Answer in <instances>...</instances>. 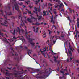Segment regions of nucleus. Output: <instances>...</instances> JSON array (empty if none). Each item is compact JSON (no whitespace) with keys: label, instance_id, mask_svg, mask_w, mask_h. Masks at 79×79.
I'll return each mask as SVG.
<instances>
[{"label":"nucleus","instance_id":"nucleus-1","mask_svg":"<svg viewBox=\"0 0 79 79\" xmlns=\"http://www.w3.org/2000/svg\"><path fill=\"white\" fill-rule=\"evenodd\" d=\"M14 72L17 73H14V75H15V77H17V79H23V78L25 79V77L26 78L27 77H26L27 76L26 75L24 76V77H23V78L21 77H23V75H21V73H19L18 72L16 71V70H14Z\"/></svg>","mask_w":79,"mask_h":79},{"label":"nucleus","instance_id":"nucleus-2","mask_svg":"<svg viewBox=\"0 0 79 79\" xmlns=\"http://www.w3.org/2000/svg\"><path fill=\"white\" fill-rule=\"evenodd\" d=\"M14 6L15 8V10L17 11L18 12L20 13V15H19L18 16V18L19 19H20L21 18V21L22 23H23V21L22 20V18H21V11L19 10V7H18V6L17 4H14Z\"/></svg>","mask_w":79,"mask_h":79},{"label":"nucleus","instance_id":"nucleus-3","mask_svg":"<svg viewBox=\"0 0 79 79\" xmlns=\"http://www.w3.org/2000/svg\"><path fill=\"white\" fill-rule=\"evenodd\" d=\"M44 72H43L42 71H40V74H43V73H44V74H48V76H49V74H50V72H52V69H51V68H48L46 70H44Z\"/></svg>","mask_w":79,"mask_h":79},{"label":"nucleus","instance_id":"nucleus-4","mask_svg":"<svg viewBox=\"0 0 79 79\" xmlns=\"http://www.w3.org/2000/svg\"><path fill=\"white\" fill-rule=\"evenodd\" d=\"M66 71L67 73H65V74L64 73V72H63V71H60V73H62L63 76L62 77H59L60 79H63V78H64V75L65 76L69 75V73L68 72V70H67L66 69H64V71Z\"/></svg>","mask_w":79,"mask_h":79},{"label":"nucleus","instance_id":"nucleus-5","mask_svg":"<svg viewBox=\"0 0 79 79\" xmlns=\"http://www.w3.org/2000/svg\"><path fill=\"white\" fill-rule=\"evenodd\" d=\"M4 17L6 19V20H5V22H4V23H1L2 22L3 18L2 17H1L0 19H1L2 20H0V24H1V25L2 26H8L7 25H5V24H8V22L7 21V20H8V19H7V17L6 16H4Z\"/></svg>","mask_w":79,"mask_h":79},{"label":"nucleus","instance_id":"nucleus-6","mask_svg":"<svg viewBox=\"0 0 79 79\" xmlns=\"http://www.w3.org/2000/svg\"><path fill=\"white\" fill-rule=\"evenodd\" d=\"M26 38L28 40L30 43L32 42L33 41V40L32 38H30V35H26Z\"/></svg>","mask_w":79,"mask_h":79},{"label":"nucleus","instance_id":"nucleus-7","mask_svg":"<svg viewBox=\"0 0 79 79\" xmlns=\"http://www.w3.org/2000/svg\"><path fill=\"white\" fill-rule=\"evenodd\" d=\"M7 8H8L10 11H8L7 12H6V11H5V12L6 13V15L10 16V15H12V13H11V12L10 11V7L9 6H8Z\"/></svg>","mask_w":79,"mask_h":79},{"label":"nucleus","instance_id":"nucleus-8","mask_svg":"<svg viewBox=\"0 0 79 79\" xmlns=\"http://www.w3.org/2000/svg\"><path fill=\"white\" fill-rule=\"evenodd\" d=\"M47 51V48L46 47L44 48L43 49V51H42L41 52V53H42L43 55L44 56L45 58H46V56H45V54H47V52H45V51Z\"/></svg>","mask_w":79,"mask_h":79},{"label":"nucleus","instance_id":"nucleus-9","mask_svg":"<svg viewBox=\"0 0 79 79\" xmlns=\"http://www.w3.org/2000/svg\"><path fill=\"white\" fill-rule=\"evenodd\" d=\"M46 77V75H43L42 76H41L40 77L39 76H37V77H38V78H40L41 79H45Z\"/></svg>","mask_w":79,"mask_h":79},{"label":"nucleus","instance_id":"nucleus-10","mask_svg":"<svg viewBox=\"0 0 79 79\" xmlns=\"http://www.w3.org/2000/svg\"><path fill=\"white\" fill-rule=\"evenodd\" d=\"M58 3L59 4H58V5H60V6H61V7H62V6H63V4L62 3H60V0H59V1H58Z\"/></svg>","mask_w":79,"mask_h":79},{"label":"nucleus","instance_id":"nucleus-11","mask_svg":"<svg viewBox=\"0 0 79 79\" xmlns=\"http://www.w3.org/2000/svg\"><path fill=\"white\" fill-rule=\"evenodd\" d=\"M33 28L34 29V32H36V33H37V32H38V30H39V27H37L36 28V30H35V29L34 28V27H33Z\"/></svg>","mask_w":79,"mask_h":79},{"label":"nucleus","instance_id":"nucleus-12","mask_svg":"<svg viewBox=\"0 0 79 79\" xmlns=\"http://www.w3.org/2000/svg\"><path fill=\"white\" fill-rule=\"evenodd\" d=\"M55 8H56L58 6L59 7V8H58V10H60L61 8L62 7L61 6H60V5H58V4H57V6H56L55 5H54Z\"/></svg>","mask_w":79,"mask_h":79},{"label":"nucleus","instance_id":"nucleus-13","mask_svg":"<svg viewBox=\"0 0 79 79\" xmlns=\"http://www.w3.org/2000/svg\"><path fill=\"white\" fill-rule=\"evenodd\" d=\"M26 11H27V12L29 14H30V15H33V14L31 13V11H29V10L27 9H26Z\"/></svg>","mask_w":79,"mask_h":79},{"label":"nucleus","instance_id":"nucleus-14","mask_svg":"<svg viewBox=\"0 0 79 79\" xmlns=\"http://www.w3.org/2000/svg\"><path fill=\"white\" fill-rule=\"evenodd\" d=\"M40 2V0H38V1H36L35 0L34 1V2L36 4V5H37L39 3V2Z\"/></svg>","mask_w":79,"mask_h":79},{"label":"nucleus","instance_id":"nucleus-15","mask_svg":"<svg viewBox=\"0 0 79 79\" xmlns=\"http://www.w3.org/2000/svg\"><path fill=\"white\" fill-rule=\"evenodd\" d=\"M77 28H79V18H77Z\"/></svg>","mask_w":79,"mask_h":79},{"label":"nucleus","instance_id":"nucleus-16","mask_svg":"<svg viewBox=\"0 0 79 79\" xmlns=\"http://www.w3.org/2000/svg\"><path fill=\"white\" fill-rule=\"evenodd\" d=\"M27 53L29 56H30V55H29V53L30 54H32V53H31V51L30 50L28 49L27 50Z\"/></svg>","mask_w":79,"mask_h":79},{"label":"nucleus","instance_id":"nucleus-17","mask_svg":"<svg viewBox=\"0 0 79 79\" xmlns=\"http://www.w3.org/2000/svg\"><path fill=\"white\" fill-rule=\"evenodd\" d=\"M49 50H50V51H51V52H52V55H55V54H56V53H55L53 52V50H52L51 49V48H49Z\"/></svg>","mask_w":79,"mask_h":79},{"label":"nucleus","instance_id":"nucleus-18","mask_svg":"<svg viewBox=\"0 0 79 79\" xmlns=\"http://www.w3.org/2000/svg\"><path fill=\"white\" fill-rule=\"evenodd\" d=\"M43 16H47V15H48V14H47V13H46V12H45L44 11H43Z\"/></svg>","mask_w":79,"mask_h":79},{"label":"nucleus","instance_id":"nucleus-19","mask_svg":"<svg viewBox=\"0 0 79 79\" xmlns=\"http://www.w3.org/2000/svg\"><path fill=\"white\" fill-rule=\"evenodd\" d=\"M10 32H11V33H12V34H13L14 35H15V30H14V31L11 30Z\"/></svg>","mask_w":79,"mask_h":79},{"label":"nucleus","instance_id":"nucleus-20","mask_svg":"<svg viewBox=\"0 0 79 79\" xmlns=\"http://www.w3.org/2000/svg\"><path fill=\"white\" fill-rule=\"evenodd\" d=\"M33 13H35L36 15H37V17H39V15H38V12L37 11H33Z\"/></svg>","mask_w":79,"mask_h":79},{"label":"nucleus","instance_id":"nucleus-21","mask_svg":"<svg viewBox=\"0 0 79 79\" xmlns=\"http://www.w3.org/2000/svg\"><path fill=\"white\" fill-rule=\"evenodd\" d=\"M46 35V33H45L44 34H43V35H42V37L43 38H45V37H47V35H46L44 36V35Z\"/></svg>","mask_w":79,"mask_h":79},{"label":"nucleus","instance_id":"nucleus-22","mask_svg":"<svg viewBox=\"0 0 79 79\" xmlns=\"http://www.w3.org/2000/svg\"><path fill=\"white\" fill-rule=\"evenodd\" d=\"M27 21H28L30 23H32V21H31V19L28 18L27 19Z\"/></svg>","mask_w":79,"mask_h":79},{"label":"nucleus","instance_id":"nucleus-23","mask_svg":"<svg viewBox=\"0 0 79 79\" xmlns=\"http://www.w3.org/2000/svg\"><path fill=\"white\" fill-rule=\"evenodd\" d=\"M68 52L69 54V55H71V56H72V53H71V51H70L69 50H68Z\"/></svg>","mask_w":79,"mask_h":79},{"label":"nucleus","instance_id":"nucleus-24","mask_svg":"<svg viewBox=\"0 0 79 79\" xmlns=\"http://www.w3.org/2000/svg\"><path fill=\"white\" fill-rule=\"evenodd\" d=\"M30 44L32 46V47H34V44H35V43L34 42H31L30 43Z\"/></svg>","mask_w":79,"mask_h":79},{"label":"nucleus","instance_id":"nucleus-25","mask_svg":"<svg viewBox=\"0 0 79 79\" xmlns=\"http://www.w3.org/2000/svg\"><path fill=\"white\" fill-rule=\"evenodd\" d=\"M51 23H52V22H53V24H55V21H53V19H52L51 18Z\"/></svg>","mask_w":79,"mask_h":79},{"label":"nucleus","instance_id":"nucleus-26","mask_svg":"<svg viewBox=\"0 0 79 79\" xmlns=\"http://www.w3.org/2000/svg\"><path fill=\"white\" fill-rule=\"evenodd\" d=\"M54 61H55V62H56V61H57V60H56V59H57V58L55 57V56H54Z\"/></svg>","mask_w":79,"mask_h":79},{"label":"nucleus","instance_id":"nucleus-27","mask_svg":"<svg viewBox=\"0 0 79 79\" xmlns=\"http://www.w3.org/2000/svg\"><path fill=\"white\" fill-rule=\"evenodd\" d=\"M7 40H6V42L9 45L11 46V43H10L9 42L7 41Z\"/></svg>","mask_w":79,"mask_h":79},{"label":"nucleus","instance_id":"nucleus-28","mask_svg":"<svg viewBox=\"0 0 79 79\" xmlns=\"http://www.w3.org/2000/svg\"><path fill=\"white\" fill-rule=\"evenodd\" d=\"M38 11L39 13H40V11H41V9H40V6H39V8L38 9Z\"/></svg>","mask_w":79,"mask_h":79},{"label":"nucleus","instance_id":"nucleus-29","mask_svg":"<svg viewBox=\"0 0 79 79\" xmlns=\"http://www.w3.org/2000/svg\"><path fill=\"white\" fill-rule=\"evenodd\" d=\"M56 9H53V10L54 13V14H55V15L56 14V12L55 11H56Z\"/></svg>","mask_w":79,"mask_h":79},{"label":"nucleus","instance_id":"nucleus-30","mask_svg":"<svg viewBox=\"0 0 79 79\" xmlns=\"http://www.w3.org/2000/svg\"><path fill=\"white\" fill-rule=\"evenodd\" d=\"M30 3V1L28 0L27 1H25V3L27 4V5H28L29 4V3Z\"/></svg>","mask_w":79,"mask_h":79},{"label":"nucleus","instance_id":"nucleus-31","mask_svg":"<svg viewBox=\"0 0 79 79\" xmlns=\"http://www.w3.org/2000/svg\"><path fill=\"white\" fill-rule=\"evenodd\" d=\"M17 29L18 30L19 33V34H20V33L21 32V30H20V29L19 28V27H17Z\"/></svg>","mask_w":79,"mask_h":79},{"label":"nucleus","instance_id":"nucleus-32","mask_svg":"<svg viewBox=\"0 0 79 79\" xmlns=\"http://www.w3.org/2000/svg\"><path fill=\"white\" fill-rule=\"evenodd\" d=\"M32 25H40V24L39 23H35L34 24V23H32Z\"/></svg>","mask_w":79,"mask_h":79},{"label":"nucleus","instance_id":"nucleus-33","mask_svg":"<svg viewBox=\"0 0 79 79\" xmlns=\"http://www.w3.org/2000/svg\"><path fill=\"white\" fill-rule=\"evenodd\" d=\"M60 13H63V12H64V10L63 9H62V10H61L60 11Z\"/></svg>","mask_w":79,"mask_h":79},{"label":"nucleus","instance_id":"nucleus-34","mask_svg":"<svg viewBox=\"0 0 79 79\" xmlns=\"http://www.w3.org/2000/svg\"><path fill=\"white\" fill-rule=\"evenodd\" d=\"M61 37H62V38H63V39L64 38V35L63 34V33H62L61 34Z\"/></svg>","mask_w":79,"mask_h":79},{"label":"nucleus","instance_id":"nucleus-35","mask_svg":"<svg viewBox=\"0 0 79 79\" xmlns=\"http://www.w3.org/2000/svg\"><path fill=\"white\" fill-rule=\"evenodd\" d=\"M38 18V20H40V19H41L42 18V16L41 15L39 16Z\"/></svg>","mask_w":79,"mask_h":79},{"label":"nucleus","instance_id":"nucleus-36","mask_svg":"<svg viewBox=\"0 0 79 79\" xmlns=\"http://www.w3.org/2000/svg\"><path fill=\"white\" fill-rule=\"evenodd\" d=\"M69 49L70 50H73V49H72V48H71V46L70 45H69Z\"/></svg>","mask_w":79,"mask_h":79},{"label":"nucleus","instance_id":"nucleus-37","mask_svg":"<svg viewBox=\"0 0 79 79\" xmlns=\"http://www.w3.org/2000/svg\"><path fill=\"white\" fill-rule=\"evenodd\" d=\"M73 11H74V9L73 10H70V12L71 13H72V12H73Z\"/></svg>","mask_w":79,"mask_h":79},{"label":"nucleus","instance_id":"nucleus-38","mask_svg":"<svg viewBox=\"0 0 79 79\" xmlns=\"http://www.w3.org/2000/svg\"><path fill=\"white\" fill-rule=\"evenodd\" d=\"M21 32L22 33H23L24 31L23 30V29L20 30V32Z\"/></svg>","mask_w":79,"mask_h":79},{"label":"nucleus","instance_id":"nucleus-39","mask_svg":"<svg viewBox=\"0 0 79 79\" xmlns=\"http://www.w3.org/2000/svg\"><path fill=\"white\" fill-rule=\"evenodd\" d=\"M34 9L35 10V11H37V8L36 7H35L34 8Z\"/></svg>","mask_w":79,"mask_h":79},{"label":"nucleus","instance_id":"nucleus-40","mask_svg":"<svg viewBox=\"0 0 79 79\" xmlns=\"http://www.w3.org/2000/svg\"><path fill=\"white\" fill-rule=\"evenodd\" d=\"M11 18H12V19H15L16 18V17H15L14 16H12L11 17Z\"/></svg>","mask_w":79,"mask_h":79},{"label":"nucleus","instance_id":"nucleus-41","mask_svg":"<svg viewBox=\"0 0 79 79\" xmlns=\"http://www.w3.org/2000/svg\"><path fill=\"white\" fill-rule=\"evenodd\" d=\"M47 55L48 57V58H50V57L52 56H51V55L50 56H49V55L48 54H47Z\"/></svg>","mask_w":79,"mask_h":79},{"label":"nucleus","instance_id":"nucleus-42","mask_svg":"<svg viewBox=\"0 0 79 79\" xmlns=\"http://www.w3.org/2000/svg\"><path fill=\"white\" fill-rule=\"evenodd\" d=\"M67 19H68L69 21H71V19H70V18H69V17H68Z\"/></svg>","mask_w":79,"mask_h":79},{"label":"nucleus","instance_id":"nucleus-43","mask_svg":"<svg viewBox=\"0 0 79 79\" xmlns=\"http://www.w3.org/2000/svg\"><path fill=\"white\" fill-rule=\"evenodd\" d=\"M10 49L11 50H12L13 51V52H15V51L13 50V48H10Z\"/></svg>","mask_w":79,"mask_h":79},{"label":"nucleus","instance_id":"nucleus-44","mask_svg":"<svg viewBox=\"0 0 79 79\" xmlns=\"http://www.w3.org/2000/svg\"><path fill=\"white\" fill-rule=\"evenodd\" d=\"M10 55L11 56H14V55H15V54H13L12 53H10Z\"/></svg>","mask_w":79,"mask_h":79},{"label":"nucleus","instance_id":"nucleus-45","mask_svg":"<svg viewBox=\"0 0 79 79\" xmlns=\"http://www.w3.org/2000/svg\"><path fill=\"white\" fill-rule=\"evenodd\" d=\"M39 69H36V72H39Z\"/></svg>","mask_w":79,"mask_h":79},{"label":"nucleus","instance_id":"nucleus-46","mask_svg":"<svg viewBox=\"0 0 79 79\" xmlns=\"http://www.w3.org/2000/svg\"><path fill=\"white\" fill-rule=\"evenodd\" d=\"M18 4L19 5H20L21 6V5H22L23 4V3L22 2L21 3H19Z\"/></svg>","mask_w":79,"mask_h":79},{"label":"nucleus","instance_id":"nucleus-47","mask_svg":"<svg viewBox=\"0 0 79 79\" xmlns=\"http://www.w3.org/2000/svg\"><path fill=\"white\" fill-rule=\"evenodd\" d=\"M24 47L27 50V47H26V46H24Z\"/></svg>","mask_w":79,"mask_h":79},{"label":"nucleus","instance_id":"nucleus-48","mask_svg":"<svg viewBox=\"0 0 79 79\" xmlns=\"http://www.w3.org/2000/svg\"><path fill=\"white\" fill-rule=\"evenodd\" d=\"M28 6L30 8H32V6Z\"/></svg>","mask_w":79,"mask_h":79},{"label":"nucleus","instance_id":"nucleus-49","mask_svg":"<svg viewBox=\"0 0 79 79\" xmlns=\"http://www.w3.org/2000/svg\"><path fill=\"white\" fill-rule=\"evenodd\" d=\"M10 61V59H8L7 60H6V61Z\"/></svg>","mask_w":79,"mask_h":79},{"label":"nucleus","instance_id":"nucleus-50","mask_svg":"<svg viewBox=\"0 0 79 79\" xmlns=\"http://www.w3.org/2000/svg\"><path fill=\"white\" fill-rule=\"evenodd\" d=\"M8 40H9L10 42H13V40H10L8 39Z\"/></svg>","mask_w":79,"mask_h":79},{"label":"nucleus","instance_id":"nucleus-51","mask_svg":"<svg viewBox=\"0 0 79 79\" xmlns=\"http://www.w3.org/2000/svg\"><path fill=\"white\" fill-rule=\"evenodd\" d=\"M17 38L15 37V36L13 37V39H16Z\"/></svg>","mask_w":79,"mask_h":79},{"label":"nucleus","instance_id":"nucleus-52","mask_svg":"<svg viewBox=\"0 0 79 79\" xmlns=\"http://www.w3.org/2000/svg\"><path fill=\"white\" fill-rule=\"evenodd\" d=\"M7 69H9V70H11V68H10L9 67H7Z\"/></svg>","mask_w":79,"mask_h":79},{"label":"nucleus","instance_id":"nucleus-53","mask_svg":"<svg viewBox=\"0 0 79 79\" xmlns=\"http://www.w3.org/2000/svg\"><path fill=\"white\" fill-rule=\"evenodd\" d=\"M76 63H79V60H77L76 61Z\"/></svg>","mask_w":79,"mask_h":79},{"label":"nucleus","instance_id":"nucleus-54","mask_svg":"<svg viewBox=\"0 0 79 79\" xmlns=\"http://www.w3.org/2000/svg\"><path fill=\"white\" fill-rule=\"evenodd\" d=\"M5 77L6 78V79H10V78L8 77Z\"/></svg>","mask_w":79,"mask_h":79},{"label":"nucleus","instance_id":"nucleus-55","mask_svg":"<svg viewBox=\"0 0 79 79\" xmlns=\"http://www.w3.org/2000/svg\"><path fill=\"white\" fill-rule=\"evenodd\" d=\"M76 33H77L78 34H79V31H78L76 30Z\"/></svg>","mask_w":79,"mask_h":79},{"label":"nucleus","instance_id":"nucleus-56","mask_svg":"<svg viewBox=\"0 0 79 79\" xmlns=\"http://www.w3.org/2000/svg\"><path fill=\"white\" fill-rule=\"evenodd\" d=\"M49 40H48L46 42L48 44V45H49V44H48V42H49Z\"/></svg>","mask_w":79,"mask_h":79},{"label":"nucleus","instance_id":"nucleus-57","mask_svg":"<svg viewBox=\"0 0 79 79\" xmlns=\"http://www.w3.org/2000/svg\"><path fill=\"white\" fill-rule=\"evenodd\" d=\"M48 31L49 32V34H50V33H51L52 31H51L49 30H48Z\"/></svg>","mask_w":79,"mask_h":79},{"label":"nucleus","instance_id":"nucleus-58","mask_svg":"<svg viewBox=\"0 0 79 79\" xmlns=\"http://www.w3.org/2000/svg\"><path fill=\"white\" fill-rule=\"evenodd\" d=\"M23 13L24 14H27V12H26L24 13V12H23Z\"/></svg>","mask_w":79,"mask_h":79},{"label":"nucleus","instance_id":"nucleus-59","mask_svg":"<svg viewBox=\"0 0 79 79\" xmlns=\"http://www.w3.org/2000/svg\"><path fill=\"white\" fill-rule=\"evenodd\" d=\"M57 63H58V64H60V61H58Z\"/></svg>","mask_w":79,"mask_h":79},{"label":"nucleus","instance_id":"nucleus-60","mask_svg":"<svg viewBox=\"0 0 79 79\" xmlns=\"http://www.w3.org/2000/svg\"><path fill=\"white\" fill-rule=\"evenodd\" d=\"M64 3L65 4V5H66V6H67V4H66V3L65 2H64Z\"/></svg>","mask_w":79,"mask_h":79},{"label":"nucleus","instance_id":"nucleus-61","mask_svg":"<svg viewBox=\"0 0 79 79\" xmlns=\"http://www.w3.org/2000/svg\"><path fill=\"white\" fill-rule=\"evenodd\" d=\"M73 58L70 57V60H72L73 59Z\"/></svg>","mask_w":79,"mask_h":79},{"label":"nucleus","instance_id":"nucleus-62","mask_svg":"<svg viewBox=\"0 0 79 79\" xmlns=\"http://www.w3.org/2000/svg\"><path fill=\"white\" fill-rule=\"evenodd\" d=\"M33 56H37V55H36V54H34L33 55Z\"/></svg>","mask_w":79,"mask_h":79},{"label":"nucleus","instance_id":"nucleus-63","mask_svg":"<svg viewBox=\"0 0 79 79\" xmlns=\"http://www.w3.org/2000/svg\"><path fill=\"white\" fill-rule=\"evenodd\" d=\"M59 68H59V67L58 68V69H56V70H57V71H59Z\"/></svg>","mask_w":79,"mask_h":79},{"label":"nucleus","instance_id":"nucleus-64","mask_svg":"<svg viewBox=\"0 0 79 79\" xmlns=\"http://www.w3.org/2000/svg\"><path fill=\"white\" fill-rule=\"evenodd\" d=\"M65 52L66 53V54H68V51H67V50H66Z\"/></svg>","mask_w":79,"mask_h":79}]
</instances>
